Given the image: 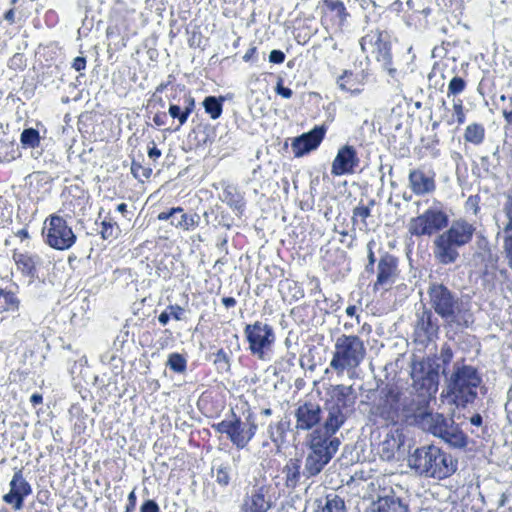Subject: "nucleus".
Masks as SVG:
<instances>
[{
    "mask_svg": "<svg viewBox=\"0 0 512 512\" xmlns=\"http://www.w3.org/2000/svg\"><path fill=\"white\" fill-rule=\"evenodd\" d=\"M327 417L322 427L315 428L307 437L308 454L304 475H318L331 461L340 446L334 435L346 421L356 401L354 388L342 384L332 385L327 390Z\"/></svg>",
    "mask_w": 512,
    "mask_h": 512,
    "instance_id": "1",
    "label": "nucleus"
},
{
    "mask_svg": "<svg viewBox=\"0 0 512 512\" xmlns=\"http://www.w3.org/2000/svg\"><path fill=\"white\" fill-rule=\"evenodd\" d=\"M230 467L225 464H220L216 467L215 479L221 486H227L230 482Z\"/></svg>",
    "mask_w": 512,
    "mask_h": 512,
    "instance_id": "42",
    "label": "nucleus"
},
{
    "mask_svg": "<svg viewBox=\"0 0 512 512\" xmlns=\"http://www.w3.org/2000/svg\"><path fill=\"white\" fill-rule=\"evenodd\" d=\"M213 427L217 432L226 434L238 449L246 447L254 437L257 430V425L253 421H250L249 419H247V421H242L233 412L226 419L214 424Z\"/></svg>",
    "mask_w": 512,
    "mask_h": 512,
    "instance_id": "10",
    "label": "nucleus"
},
{
    "mask_svg": "<svg viewBox=\"0 0 512 512\" xmlns=\"http://www.w3.org/2000/svg\"><path fill=\"white\" fill-rule=\"evenodd\" d=\"M338 87L351 94H360L362 88L357 77L350 71H344V73L337 80Z\"/></svg>",
    "mask_w": 512,
    "mask_h": 512,
    "instance_id": "32",
    "label": "nucleus"
},
{
    "mask_svg": "<svg viewBox=\"0 0 512 512\" xmlns=\"http://www.w3.org/2000/svg\"><path fill=\"white\" fill-rule=\"evenodd\" d=\"M409 465L420 475L436 479H445L457 470V461L434 445L417 448Z\"/></svg>",
    "mask_w": 512,
    "mask_h": 512,
    "instance_id": "4",
    "label": "nucleus"
},
{
    "mask_svg": "<svg viewBox=\"0 0 512 512\" xmlns=\"http://www.w3.org/2000/svg\"><path fill=\"white\" fill-rule=\"evenodd\" d=\"M373 246H374V241H370L368 242L367 244V252H368V265L366 266V270L367 271H373V266H374V263H375V256H374V252H373Z\"/></svg>",
    "mask_w": 512,
    "mask_h": 512,
    "instance_id": "50",
    "label": "nucleus"
},
{
    "mask_svg": "<svg viewBox=\"0 0 512 512\" xmlns=\"http://www.w3.org/2000/svg\"><path fill=\"white\" fill-rule=\"evenodd\" d=\"M443 119L446 121V123L451 126L455 123L463 124L465 121V113L463 108L462 100L457 99L453 100V113L451 115H444Z\"/></svg>",
    "mask_w": 512,
    "mask_h": 512,
    "instance_id": "37",
    "label": "nucleus"
},
{
    "mask_svg": "<svg viewBox=\"0 0 512 512\" xmlns=\"http://www.w3.org/2000/svg\"><path fill=\"white\" fill-rule=\"evenodd\" d=\"M411 379L413 388L421 396H433L438 391L439 364L432 358H423L413 361L411 365Z\"/></svg>",
    "mask_w": 512,
    "mask_h": 512,
    "instance_id": "8",
    "label": "nucleus"
},
{
    "mask_svg": "<svg viewBox=\"0 0 512 512\" xmlns=\"http://www.w3.org/2000/svg\"><path fill=\"white\" fill-rule=\"evenodd\" d=\"M466 142L474 145H480L485 137V129L483 125L478 123L469 124L463 135Z\"/></svg>",
    "mask_w": 512,
    "mask_h": 512,
    "instance_id": "34",
    "label": "nucleus"
},
{
    "mask_svg": "<svg viewBox=\"0 0 512 512\" xmlns=\"http://www.w3.org/2000/svg\"><path fill=\"white\" fill-rule=\"evenodd\" d=\"M285 60V54L280 50H272L269 54V61L271 63L280 64Z\"/></svg>",
    "mask_w": 512,
    "mask_h": 512,
    "instance_id": "51",
    "label": "nucleus"
},
{
    "mask_svg": "<svg viewBox=\"0 0 512 512\" xmlns=\"http://www.w3.org/2000/svg\"><path fill=\"white\" fill-rule=\"evenodd\" d=\"M179 212H182V208L174 207L168 211H163V212L159 213L157 218L160 221H166L169 219L172 220L173 218H176V215H178Z\"/></svg>",
    "mask_w": 512,
    "mask_h": 512,
    "instance_id": "47",
    "label": "nucleus"
},
{
    "mask_svg": "<svg viewBox=\"0 0 512 512\" xmlns=\"http://www.w3.org/2000/svg\"><path fill=\"white\" fill-rule=\"evenodd\" d=\"M297 431H309L318 425L322 419V410L316 403L305 402L300 404L294 412Z\"/></svg>",
    "mask_w": 512,
    "mask_h": 512,
    "instance_id": "16",
    "label": "nucleus"
},
{
    "mask_svg": "<svg viewBox=\"0 0 512 512\" xmlns=\"http://www.w3.org/2000/svg\"><path fill=\"white\" fill-rule=\"evenodd\" d=\"M423 403L424 400L416 401L414 398L404 396L401 393L400 420L418 425L420 416L427 412Z\"/></svg>",
    "mask_w": 512,
    "mask_h": 512,
    "instance_id": "24",
    "label": "nucleus"
},
{
    "mask_svg": "<svg viewBox=\"0 0 512 512\" xmlns=\"http://www.w3.org/2000/svg\"><path fill=\"white\" fill-rule=\"evenodd\" d=\"M283 433H284V429H283L281 423H277L275 425L271 424L268 427L269 437L276 444H278L280 441H282Z\"/></svg>",
    "mask_w": 512,
    "mask_h": 512,
    "instance_id": "45",
    "label": "nucleus"
},
{
    "mask_svg": "<svg viewBox=\"0 0 512 512\" xmlns=\"http://www.w3.org/2000/svg\"><path fill=\"white\" fill-rule=\"evenodd\" d=\"M499 102L503 104L502 113L508 123L512 122V95H501Z\"/></svg>",
    "mask_w": 512,
    "mask_h": 512,
    "instance_id": "43",
    "label": "nucleus"
},
{
    "mask_svg": "<svg viewBox=\"0 0 512 512\" xmlns=\"http://www.w3.org/2000/svg\"><path fill=\"white\" fill-rule=\"evenodd\" d=\"M222 101L223 98H217L215 96H208L203 101L205 112L214 120L218 119L222 114Z\"/></svg>",
    "mask_w": 512,
    "mask_h": 512,
    "instance_id": "36",
    "label": "nucleus"
},
{
    "mask_svg": "<svg viewBox=\"0 0 512 512\" xmlns=\"http://www.w3.org/2000/svg\"><path fill=\"white\" fill-rule=\"evenodd\" d=\"M466 83L461 77H453L448 85V96L461 93L465 89Z\"/></svg>",
    "mask_w": 512,
    "mask_h": 512,
    "instance_id": "44",
    "label": "nucleus"
},
{
    "mask_svg": "<svg viewBox=\"0 0 512 512\" xmlns=\"http://www.w3.org/2000/svg\"><path fill=\"white\" fill-rule=\"evenodd\" d=\"M475 232V225L466 219L453 220L448 229L433 240L435 259L442 265L455 263L460 256L459 248L469 244Z\"/></svg>",
    "mask_w": 512,
    "mask_h": 512,
    "instance_id": "2",
    "label": "nucleus"
},
{
    "mask_svg": "<svg viewBox=\"0 0 512 512\" xmlns=\"http://www.w3.org/2000/svg\"><path fill=\"white\" fill-rule=\"evenodd\" d=\"M170 314V317H173L175 320H181L183 317L184 309L178 305H170L166 309Z\"/></svg>",
    "mask_w": 512,
    "mask_h": 512,
    "instance_id": "48",
    "label": "nucleus"
},
{
    "mask_svg": "<svg viewBox=\"0 0 512 512\" xmlns=\"http://www.w3.org/2000/svg\"><path fill=\"white\" fill-rule=\"evenodd\" d=\"M359 165L356 149L351 145H344L338 150L331 166V174L341 176L354 173Z\"/></svg>",
    "mask_w": 512,
    "mask_h": 512,
    "instance_id": "17",
    "label": "nucleus"
},
{
    "mask_svg": "<svg viewBox=\"0 0 512 512\" xmlns=\"http://www.w3.org/2000/svg\"><path fill=\"white\" fill-rule=\"evenodd\" d=\"M431 308L449 325L468 326L471 314L462 299L442 283H431L428 291Z\"/></svg>",
    "mask_w": 512,
    "mask_h": 512,
    "instance_id": "3",
    "label": "nucleus"
},
{
    "mask_svg": "<svg viewBox=\"0 0 512 512\" xmlns=\"http://www.w3.org/2000/svg\"><path fill=\"white\" fill-rule=\"evenodd\" d=\"M481 383L476 369L472 366L456 363L450 376L448 389L458 405L471 403L477 396V388Z\"/></svg>",
    "mask_w": 512,
    "mask_h": 512,
    "instance_id": "6",
    "label": "nucleus"
},
{
    "mask_svg": "<svg viewBox=\"0 0 512 512\" xmlns=\"http://www.w3.org/2000/svg\"><path fill=\"white\" fill-rule=\"evenodd\" d=\"M141 512H159V507L154 500H147L141 506Z\"/></svg>",
    "mask_w": 512,
    "mask_h": 512,
    "instance_id": "53",
    "label": "nucleus"
},
{
    "mask_svg": "<svg viewBox=\"0 0 512 512\" xmlns=\"http://www.w3.org/2000/svg\"><path fill=\"white\" fill-rule=\"evenodd\" d=\"M222 303L226 308H231L236 305V300L233 297H224Z\"/></svg>",
    "mask_w": 512,
    "mask_h": 512,
    "instance_id": "58",
    "label": "nucleus"
},
{
    "mask_svg": "<svg viewBox=\"0 0 512 512\" xmlns=\"http://www.w3.org/2000/svg\"><path fill=\"white\" fill-rule=\"evenodd\" d=\"M166 114L165 113H157L153 117V122L157 126H163L165 124Z\"/></svg>",
    "mask_w": 512,
    "mask_h": 512,
    "instance_id": "57",
    "label": "nucleus"
},
{
    "mask_svg": "<svg viewBox=\"0 0 512 512\" xmlns=\"http://www.w3.org/2000/svg\"><path fill=\"white\" fill-rule=\"evenodd\" d=\"M397 261L396 258L389 254H384L377 266V280L374 289L379 287L388 289L396 279Z\"/></svg>",
    "mask_w": 512,
    "mask_h": 512,
    "instance_id": "19",
    "label": "nucleus"
},
{
    "mask_svg": "<svg viewBox=\"0 0 512 512\" xmlns=\"http://www.w3.org/2000/svg\"><path fill=\"white\" fill-rule=\"evenodd\" d=\"M368 512H408V507L400 498L387 495L374 501Z\"/></svg>",
    "mask_w": 512,
    "mask_h": 512,
    "instance_id": "26",
    "label": "nucleus"
},
{
    "mask_svg": "<svg viewBox=\"0 0 512 512\" xmlns=\"http://www.w3.org/2000/svg\"><path fill=\"white\" fill-rule=\"evenodd\" d=\"M114 226L110 222L103 221L102 222V230L101 235L104 239L110 238L114 236Z\"/></svg>",
    "mask_w": 512,
    "mask_h": 512,
    "instance_id": "52",
    "label": "nucleus"
},
{
    "mask_svg": "<svg viewBox=\"0 0 512 512\" xmlns=\"http://www.w3.org/2000/svg\"><path fill=\"white\" fill-rule=\"evenodd\" d=\"M161 151L156 147V144L152 142V146L148 148V156L150 159L156 161L161 156Z\"/></svg>",
    "mask_w": 512,
    "mask_h": 512,
    "instance_id": "54",
    "label": "nucleus"
},
{
    "mask_svg": "<svg viewBox=\"0 0 512 512\" xmlns=\"http://www.w3.org/2000/svg\"><path fill=\"white\" fill-rule=\"evenodd\" d=\"M20 141L24 147H37L40 142L39 132L33 128L25 129L21 133Z\"/></svg>",
    "mask_w": 512,
    "mask_h": 512,
    "instance_id": "39",
    "label": "nucleus"
},
{
    "mask_svg": "<svg viewBox=\"0 0 512 512\" xmlns=\"http://www.w3.org/2000/svg\"><path fill=\"white\" fill-rule=\"evenodd\" d=\"M325 134L322 127H315L308 133L295 138L292 142V150L296 157H301L304 154L316 149L321 143Z\"/></svg>",
    "mask_w": 512,
    "mask_h": 512,
    "instance_id": "20",
    "label": "nucleus"
},
{
    "mask_svg": "<svg viewBox=\"0 0 512 512\" xmlns=\"http://www.w3.org/2000/svg\"><path fill=\"white\" fill-rule=\"evenodd\" d=\"M319 7L322 23L336 31H342L350 18L345 4L341 0H322Z\"/></svg>",
    "mask_w": 512,
    "mask_h": 512,
    "instance_id": "14",
    "label": "nucleus"
},
{
    "mask_svg": "<svg viewBox=\"0 0 512 512\" xmlns=\"http://www.w3.org/2000/svg\"><path fill=\"white\" fill-rule=\"evenodd\" d=\"M450 421L451 419L445 418L442 414L426 412L424 415L420 416L418 426L422 430L430 432L436 437H440L443 431L447 429Z\"/></svg>",
    "mask_w": 512,
    "mask_h": 512,
    "instance_id": "25",
    "label": "nucleus"
},
{
    "mask_svg": "<svg viewBox=\"0 0 512 512\" xmlns=\"http://www.w3.org/2000/svg\"><path fill=\"white\" fill-rule=\"evenodd\" d=\"M214 363L217 364L220 369H225V370L228 369V367H229L228 357L222 349H220L215 354Z\"/></svg>",
    "mask_w": 512,
    "mask_h": 512,
    "instance_id": "46",
    "label": "nucleus"
},
{
    "mask_svg": "<svg viewBox=\"0 0 512 512\" xmlns=\"http://www.w3.org/2000/svg\"><path fill=\"white\" fill-rule=\"evenodd\" d=\"M0 304L5 310L15 311L18 309L19 300L12 292H0Z\"/></svg>",
    "mask_w": 512,
    "mask_h": 512,
    "instance_id": "41",
    "label": "nucleus"
},
{
    "mask_svg": "<svg viewBox=\"0 0 512 512\" xmlns=\"http://www.w3.org/2000/svg\"><path fill=\"white\" fill-rule=\"evenodd\" d=\"M502 210L507 219V222L503 227V232L505 236H509L512 234V190H509L505 194V201L503 203Z\"/></svg>",
    "mask_w": 512,
    "mask_h": 512,
    "instance_id": "38",
    "label": "nucleus"
},
{
    "mask_svg": "<svg viewBox=\"0 0 512 512\" xmlns=\"http://www.w3.org/2000/svg\"><path fill=\"white\" fill-rule=\"evenodd\" d=\"M167 366L177 373H182L186 369V359L179 353H172L168 357Z\"/></svg>",
    "mask_w": 512,
    "mask_h": 512,
    "instance_id": "40",
    "label": "nucleus"
},
{
    "mask_svg": "<svg viewBox=\"0 0 512 512\" xmlns=\"http://www.w3.org/2000/svg\"><path fill=\"white\" fill-rule=\"evenodd\" d=\"M360 46L364 52H371L390 75L396 72L392 67V56L386 33L379 30L370 31L361 38Z\"/></svg>",
    "mask_w": 512,
    "mask_h": 512,
    "instance_id": "13",
    "label": "nucleus"
},
{
    "mask_svg": "<svg viewBox=\"0 0 512 512\" xmlns=\"http://www.w3.org/2000/svg\"><path fill=\"white\" fill-rule=\"evenodd\" d=\"M13 259L17 265V268L26 276L34 277L36 273V266L40 262V258L37 255H31L27 253H14Z\"/></svg>",
    "mask_w": 512,
    "mask_h": 512,
    "instance_id": "30",
    "label": "nucleus"
},
{
    "mask_svg": "<svg viewBox=\"0 0 512 512\" xmlns=\"http://www.w3.org/2000/svg\"><path fill=\"white\" fill-rule=\"evenodd\" d=\"M136 508V495H135V491H131L128 495V504L126 506V510H128V512H132L134 511Z\"/></svg>",
    "mask_w": 512,
    "mask_h": 512,
    "instance_id": "56",
    "label": "nucleus"
},
{
    "mask_svg": "<svg viewBox=\"0 0 512 512\" xmlns=\"http://www.w3.org/2000/svg\"><path fill=\"white\" fill-rule=\"evenodd\" d=\"M72 67L76 71H82L86 67V60L84 57H76L73 61Z\"/></svg>",
    "mask_w": 512,
    "mask_h": 512,
    "instance_id": "55",
    "label": "nucleus"
},
{
    "mask_svg": "<svg viewBox=\"0 0 512 512\" xmlns=\"http://www.w3.org/2000/svg\"><path fill=\"white\" fill-rule=\"evenodd\" d=\"M195 107L194 98L188 94L184 93L182 105L178 104H170L169 106V114L172 118H176L179 121V125L182 126L186 123L189 115L192 113Z\"/></svg>",
    "mask_w": 512,
    "mask_h": 512,
    "instance_id": "27",
    "label": "nucleus"
},
{
    "mask_svg": "<svg viewBox=\"0 0 512 512\" xmlns=\"http://www.w3.org/2000/svg\"><path fill=\"white\" fill-rule=\"evenodd\" d=\"M374 204H375V201L370 200L369 204L367 206L358 205L357 207L354 208L352 220H353L354 225H357L360 230L367 231L370 229L369 223L367 220L371 216L370 206H374Z\"/></svg>",
    "mask_w": 512,
    "mask_h": 512,
    "instance_id": "31",
    "label": "nucleus"
},
{
    "mask_svg": "<svg viewBox=\"0 0 512 512\" xmlns=\"http://www.w3.org/2000/svg\"><path fill=\"white\" fill-rule=\"evenodd\" d=\"M439 326L433 320V315L430 310L423 309L421 313L417 314V321L415 324V335L420 342L430 341L437 335Z\"/></svg>",
    "mask_w": 512,
    "mask_h": 512,
    "instance_id": "21",
    "label": "nucleus"
},
{
    "mask_svg": "<svg viewBox=\"0 0 512 512\" xmlns=\"http://www.w3.org/2000/svg\"><path fill=\"white\" fill-rule=\"evenodd\" d=\"M277 94L282 96L283 98L289 99L292 97V90L290 88L284 87L282 85V79H279L275 88Z\"/></svg>",
    "mask_w": 512,
    "mask_h": 512,
    "instance_id": "49",
    "label": "nucleus"
},
{
    "mask_svg": "<svg viewBox=\"0 0 512 512\" xmlns=\"http://www.w3.org/2000/svg\"><path fill=\"white\" fill-rule=\"evenodd\" d=\"M470 422L475 426H480L482 424V417L479 414L473 415Z\"/></svg>",
    "mask_w": 512,
    "mask_h": 512,
    "instance_id": "64",
    "label": "nucleus"
},
{
    "mask_svg": "<svg viewBox=\"0 0 512 512\" xmlns=\"http://www.w3.org/2000/svg\"><path fill=\"white\" fill-rule=\"evenodd\" d=\"M170 319V314L168 313L167 310L163 311L159 317H158V320L159 322L162 324V325H166L168 323Z\"/></svg>",
    "mask_w": 512,
    "mask_h": 512,
    "instance_id": "60",
    "label": "nucleus"
},
{
    "mask_svg": "<svg viewBox=\"0 0 512 512\" xmlns=\"http://www.w3.org/2000/svg\"><path fill=\"white\" fill-rule=\"evenodd\" d=\"M408 180L410 189L416 195L432 193L436 188L434 177L421 169L411 170Z\"/></svg>",
    "mask_w": 512,
    "mask_h": 512,
    "instance_id": "23",
    "label": "nucleus"
},
{
    "mask_svg": "<svg viewBox=\"0 0 512 512\" xmlns=\"http://www.w3.org/2000/svg\"><path fill=\"white\" fill-rule=\"evenodd\" d=\"M271 507L266 486H254L243 500L241 512H267Z\"/></svg>",
    "mask_w": 512,
    "mask_h": 512,
    "instance_id": "18",
    "label": "nucleus"
},
{
    "mask_svg": "<svg viewBox=\"0 0 512 512\" xmlns=\"http://www.w3.org/2000/svg\"><path fill=\"white\" fill-rule=\"evenodd\" d=\"M366 356L364 341L356 335H340L334 344L330 368L338 375L345 371L354 373Z\"/></svg>",
    "mask_w": 512,
    "mask_h": 512,
    "instance_id": "5",
    "label": "nucleus"
},
{
    "mask_svg": "<svg viewBox=\"0 0 512 512\" xmlns=\"http://www.w3.org/2000/svg\"><path fill=\"white\" fill-rule=\"evenodd\" d=\"M4 19L7 20L10 23H14L15 22V12H14V10L13 9L8 10L4 14Z\"/></svg>",
    "mask_w": 512,
    "mask_h": 512,
    "instance_id": "62",
    "label": "nucleus"
},
{
    "mask_svg": "<svg viewBox=\"0 0 512 512\" xmlns=\"http://www.w3.org/2000/svg\"><path fill=\"white\" fill-rule=\"evenodd\" d=\"M403 444V435L396 429L385 435L384 439L379 443L377 451L383 460L391 461L395 458L396 453Z\"/></svg>",
    "mask_w": 512,
    "mask_h": 512,
    "instance_id": "22",
    "label": "nucleus"
},
{
    "mask_svg": "<svg viewBox=\"0 0 512 512\" xmlns=\"http://www.w3.org/2000/svg\"><path fill=\"white\" fill-rule=\"evenodd\" d=\"M43 236L45 242L57 250L69 249L76 241V235L67 222L60 216L53 215L44 222Z\"/></svg>",
    "mask_w": 512,
    "mask_h": 512,
    "instance_id": "11",
    "label": "nucleus"
},
{
    "mask_svg": "<svg viewBox=\"0 0 512 512\" xmlns=\"http://www.w3.org/2000/svg\"><path fill=\"white\" fill-rule=\"evenodd\" d=\"M255 53H256V47L249 48L246 51V53L244 54L243 60L246 62L250 61L254 57Z\"/></svg>",
    "mask_w": 512,
    "mask_h": 512,
    "instance_id": "59",
    "label": "nucleus"
},
{
    "mask_svg": "<svg viewBox=\"0 0 512 512\" xmlns=\"http://www.w3.org/2000/svg\"><path fill=\"white\" fill-rule=\"evenodd\" d=\"M286 477V485L295 487L300 478V463L297 459H290L283 469Z\"/></svg>",
    "mask_w": 512,
    "mask_h": 512,
    "instance_id": "35",
    "label": "nucleus"
},
{
    "mask_svg": "<svg viewBox=\"0 0 512 512\" xmlns=\"http://www.w3.org/2000/svg\"><path fill=\"white\" fill-rule=\"evenodd\" d=\"M315 512H346L344 500L336 494H328L315 501Z\"/></svg>",
    "mask_w": 512,
    "mask_h": 512,
    "instance_id": "29",
    "label": "nucleus"
},
{
    "mask_svg": "<svg viewBox=\"0 0 512 512\" xmlns=\"http://www.w3.org/2000/svg\"><path fill=\"white\" fill-rule=\"evenodd\" d=\"M449 217L441 203L434 201L423 213L408 222V232L417 237L431 236L448 225Z\"/></svg>",
    "mask_w": 512,
    "mask_h": 512,
    "instance_id": "7",
    "label": "nucleus"
},
{
    "mask_svg": "<svg viewBox=\"0 0 512 512\" xmlns=\"http://www.w3.org/2000/svg\"><path fill=\"white\" fill-rule=\"evenodd\" d=\"M401 392L394 387H384L379 391L371 412L387 423L400 421Z\"/></svg>",
    "mask_w": 512,
    "mask_h": 512,
    "instance_id": "12",
    "label": "nucleus"
},
{
    "mask_svg": "<svg viewBox=\"0 0 512 512\" xmlns=\"http://www.w3.org/2000/svg\"><path fill=\"white\" fill-rule=\"evenodd\" d=\"M199 222L200 216L198 214H187L184 213V210L182 209V212H179L178 215H176V218L171 220V225L175 226L176 228L188 231L198 226Z\"/></svg>",
    "mask_w": 512,
    "mask_h": 512,
    "instance_id": "33",
    "label": "nucleus"
},
{
    "mask_svg": "<svg viewBox=\"0 0 512 512\" xmlns=\"http://www.w3.org/2000/svg\"><path fill=\"white\" fill-rule=\"evenodd\" d=\"M439 438L443 439L454 448H464L467 445V436L454 424L452 419L448 423L447 429L443 431V434Z\"/></svg>",
    "mask_w": 512,
    "mask_h": 512,
    "instance_id": "28",
    "label": "nucleus"
},
{
    "mask_svg": "<svg viewBox=\"0 0 512 512\" xmlns=\"http://www.w3.org/2000/svg\"><path fill=\"white\" fill-rule=\"evenodd\" d=\"M43 401V398H42V395L41 394H33L31 397H30V402L36 406L38 404H41Z\"/></svg>",
    "mask_w": 512,
    "mask_h": 512,
    "instance_id": "61",
    "label": "nucleus"
},
{
    "mask_svg": "<svg viewBox=\"0 0 512 512\" xmlns=\"http://www.w3.org/2000/svg\"><path fill=\"white\" fill-rule=\"evenodd\" d=\"M9 486L10 491L3 496L4 502L11 505L14 510H21L25 497L32 493L31 485L19 470L14 473Z\"/></svg>",
    "mask_w": 512,
    "mask_h": 512,
    "instance_id": "15",
    "label": "nucleus"
},
{
    "mask_svg": "<svg viewBox=\"0 0 512 512\" xmlns=\"http://www.w3.org/2000/svg\"><path fill=\"white\" fill-rule=\"evenodd\" d=\"M244 335L249 343L250 352L260 360H267L275 342L272 326L256 321L245 326Z\"/></svg>",
    "mask_w": 512,
    "mask_h": 512,
    "instance_id": "9",
    "label": "nucleus"
},
{
    "mask_svg": "<svg viewBox=\"0 0 512 512\" xmlns=\"http://www.w3.org/2000/svg\"><path fill=\"white\" fill-rule=\"evenodd\" d=\"M442 357L444 362H448L452 358V351L449 348H445L442 350Z\"/></svg>",
    "mask_w": 512,
    "mask_h": 512,
    "instance_id": "63",
    "label": "nucleus"
}]
</instances>
